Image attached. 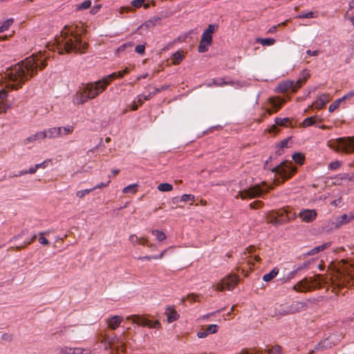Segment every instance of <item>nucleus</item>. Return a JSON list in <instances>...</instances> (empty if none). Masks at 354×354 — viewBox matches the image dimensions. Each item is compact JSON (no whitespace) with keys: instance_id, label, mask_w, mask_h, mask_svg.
Listing matches in <instances>:
<instances>
[{"instance_id":"29","label":"nucleus","mask_w":354,"mask_h":354,"mask_svg":"<svg viewBox=\"0 0 354 354\" xmlns=\"http://www.w3.org/2000/svg\"><path fill=\"white\" fill-rule=\"evenodd\" d=\"M45 138H46V135L44 134L43 133H41V131L37 132L36 133L32 135L31 136L28 137L26 139L25 142L26 144H28V143L34 142V141H35L37 140H43V139H45Z\"/></svg>"},{"instance_id":"40","label":"nucleus","mask_w":354,"mask_h":354,"mask_svg":"<svg viewBox=\"0 0 354 354\" xmlns=\"http://www.w3.org/2000/svg\"><path fill=\"white\" fill-rule=\"evenodd\" d=\"M258 41L263 46H272L275 40L272 38L258 39Z\"/></svg>"},{"instance_id":"33","label":"nucleus","mask_w":354,"mask_h":354,"mask_svg":"<svg viewBox=\"0 0 354 354\" xmlns=\"http://www.w3.org/2000/svg\"><path fill=\"white\" fill-rule=\"evenodd\" d=\"M137 187H138L137 184L129 185L123 189L122 192L124 194H129V193H131L133 194H136L137 192Z\"/></svg>"},{"instance_id":"46","label":"nucleus","mask_w":354,"mask_h":354,"mask_svg":"<svg viewBox=\"0 0 354 354\" xmlns=\"http://www.w3.org/2000/svg\"><path fill=\"white\" fill-rule=\"evenodd\" d=\"M37 238V235L36 234H34L31 238L28 241H26L24 242L22 245H18L16 247L17 250H19L22 248H24L25 247H26L27 245L31 244L32 242H34L35 241Z\"/></svg>"},{"instance_id":"21","label":"nucleus","mask_w":354,"mask_h":354,"mask_svg":"<svg viewBox=\"0 0 354 354\" xmlns=\"http://www.w3.org/2000/svg\"><path fill=\"white\" fill-rule=\"evenodd\" d=\"M256 251V248L254 246H250L245 249V251L242 254V259H247L248 258L250 257L251 259L252 257L251 256L252 254L254 253ZM253 259L255 260L257 262L261 261V258L259 255H254L253 257Z\"/></svg>"},{"instance_id":"4","label":"nucleus","mask_w":354,"mask_h":354,"mask_svg":"<svg viewBox=\"0 0 354 354\" xmlns=\"http://www.w3.org/2000/svg\"><path fill=\"white\" fill-rule=\"evenodd\" d=\"M325 283L323 276L317 274L313 277H305L297 282L292 289L296 292H309L315 288H321Z\"/></svg>"},{"instance_id":"51","label":"nucleus","mask_w":354,"mask_h":354,"mask_svg":"<svg viewBox=\"0 0 354 354\" xmlns=\"http://www.w3.org/2000/svg\"><path fill=\"white\" fill-rule=\"evenodd\" d=\"M93 189L92 188L91 189H84V190H80V191H77V193H76V196L77 197L80 198H83L86 194H89L91 192H92Z\"/></svg>"},{"instance_id":"28","label":"nucleus","mask_w":354,"mask_h":354,"mask_svg":"<svg viewBox=\"0 0 354 354\" xmlns=\"http://www.w3.org/2000/svg\"><path fill=\"white\" fill-rule=\"evenodd\" d=\"M41 133L46 135V138H48L52 139L58 138L57 127H52L48 129H45L44 131H41Z\"/></svg>"},{"instance_id":"50","label":"nucleus","mask_w":354,"mask_h":354,"mask_svg":"<svg viewBox=\"0 0 354 354\" xmlns=\"http://www.w3.org/2000/svg\"><path fill=\"white\" fill-rule=\"evenodd\" d=\"M198 297V295H196V294H194V293L189 294L187 296V298H184L183 297L182 299V303H184L186 299L189 300L191 302L196 301L197 300Z\"/></svg>"},{"instance_id":"16","label":"nucleus","mask_w":354,"mask_h":354,"mask_svg":"<svg viewBox=\"0 0 354 354\" xmlns=\"http://www.w3.org/2000/svg\"><path fill=\"white\" fill-rule=\"evenodd\" d=\"M266 221L268 223L278 226L286 223L285 218H279L276 210L269 212L266 214Z\"/></svg>"},{"instance_id":"11","label":"nucleus","mask_w":354,"mask_h":354,"mask_svg":"<svg viewBox=\"0 0 354 354\" xmlns=\"http://www.w3.org/2000/svg\"><path fill=\"white\" fill-rule=\"evenodd\" d=\"M263 192V189L261 185H255L247 189L239 191L236 197H240L243 200L246 198H254L261 196Z\"/></svg>"},{"instance_id":"39","label":"nucleus","mask_w":354,"mask_h":354,"mask_svg":"<svg viewBox=\"0 0 354 354\" xmlns=\"http://www.w3.org/2000/svg\"><path fill=\"white\" fill-rule=\"evenodd\" d=\"M151 233L160 241H162L166 239V235L162 232L159 231L158 230H152Z\"/></svg>"},{"instance_id":"3","label":"nucleus","mask_w":354,"mask_h":354,"mask_svg":"<svg viewBox=\"0 0 354 354\" xmlns=\"http://www.w3.org/2000/svg\"><path fill=\"white\" fill-rule=\"evenodd\" d=\"M333 291L337 294L343 288L354 286V263L342 260L335 267L330 277Z\"/></svg>"},{"instance_id":"62","label":"nucleus","mask_w":354,"mask_h":354,"mask_svg":"<svg viewBox=\"0 0 354 354\" xmlns=\"http://www.w3.org/2000/svg\"><path fill=\"white\" fill-rule=\"evenodd\" d=\"M139 244L149 246V241L147 237H140Z\"/></svg>"},{"instance_id":"56","label":"nucleus","mask_w":354,"mask_h":354,"mask_svg":"<svg viewBox=\"0 0 354 354\" xmlns=\"http://www.w3.org/2000/svg\"><path fill=\"white\" fill-rule=\"evenodd\" d=\"M129 240L133 245H136V244L139 243L140 237H138L136 234H131L129 236Z\"/></svg>"},{"instance_id":"57","label":"nucleus","mask_w":354,"mask_h":354,"mask_svg":"<svg viewBox=\"0 0 354 354\" xmlns=\"http://www.w3.org/2000/svg\"><path fill=\"white\" fill-rule=\"evenodd\" d=\"M263 202L261 201H254L252 203H251L250 204V207L252 208V209H259L260 207H261L263 206Z\"/></svg>"},{"instance_id":"49","label":"nucleus","mask_w":354,"mask_h":354,"mask_svg":"<svg viewBox=\"0 0 354 354\" xmlns=\"http://www.w3.org/2000/svg\"><path fill=\"white\" fill-rule=\"evenodd\" d=\"M218 29V26L216 24H209L207 29L204 30V32H207L209 35H212Z\"/></svg>"},{"instance_id":"36","label":"nucleus","mask_w":354,"mask_h":354,"mask_svg":"<svg viewBox=\"0 0 354 354\" xmlns=\"http://www.w3.org/2000/svg\"><path fill=\"white\" fill-rule=\"evenodd\" d=\"M12 23L13 19L10 18L5 21L2 24H0V32H4L5 30H8L10 28V26L12 24Z\"/></svg>"},{"instance_id":"31","label":"nucleus","mask_w":354,"mask_h":354,"mask_svg":"<svg viewBox=\"0 0 354 354\" xmlns=\"http://www.w3.org/2000/svg\"><path fill=\"white\" fill-rule=\"evenodd\" d=\"M316 121H317V116L316 115L311 116V117H309V118H306V119H304L303 120L302 126L304 127H307L312 126L314 124H315Z\"/></svg>"},{"instance_id":"8","label":"nucleus","mask_w":354,"mask_h":354,"mask_svg":"<svg viewBox=\"0 0 354 354\" xmlns=\"http://www.w3.org/2000/svg\"><path fill=\"white\" fill-rule=\"evenodd\" d=\"M296 170L297 168L292 163L288 161L281 162L272 169V172L282 179V182L289 179L296 172Z\"/></svg>"},{"instance_id":"9","label":"nucleus","mask_w":354,"mask_h":354,"mask_svg":"<svg viewBox=\"0 0 354 354\" xmlns=\"http://www.w3.org/2000/svg\"><path fill=\"white\" fill-rule=\"evenodd\" d=\"M239 278L236 274H232L223 278L220 283H217L216 290L223 291L225 290H231L238 284Z\"/></svg>"},{"instance_id":"20","label":"nucleus","mask_w":354,"mask_h":354,"mask_svg":"<svg viewBox=\"0 0 354 354\" xmlns=\"http://www.w3.org/2000/svg\"><path fill=\"white\" fill-rule=\"evenodd\" d=\"M123 319L121 316L115 315L106 319L108 326L111 330H115L121 324Z\"/></svg>"},{"instance_id":"63","label":"nucleus","mask_w":354,"mask_h":354,"mask_svg":"<svg viewBox=\"0 0 354 354\" xmlns=\"http://www.w3.org/2000/svg\"><path fill=\"white\" fill-rule=\"evenodd\" d=\"M38 241L41 244V245H49V241H48V239L46 238H45L44 236L42 235H39V237L38 239Z\"/></svg>"},{"instance_id":"44","label":"nucleus","mask_w":354,"mask_h":354,"mask_svg":"<svg viewBox=\"0 0 354 354\" xmlns=\"http://www.w3.org/2000/svg\"><path fill=\"white\" fill-rule=\"evenodd\" d=\"M201 41L205 42L206 44H211L212 41V36L207 32H203L201 35Z\"/></svg>"},{"instance_id":"14","label":"nucleus","mask_w":354,"mask_h":354,"mask_svg":"<svg viewBox=\"0 0 354 354\" xmlns=\"http://www.w3.org/2000/svg\"><path fill=\"white\" fill-rule=\"evenodd\" d=\"M306 309V304L304 302L296 301L286 307L283 310V315L294 314Z\"/></svg>"},{"instance_id":"2","label":"nucleus","mask_w":354,"mask_h":354,"mask_svg":"<svg viewBox=\"0 0 354 354\" xmlns=\"http://www.w3.org/2000/svg\"><path fill=\"white\" fill-rule=\"evenodd\" d=\"M84 29L75 24L66 25L61 31L60 36L55 39V43L48 46L49 50H57L60 55L74 52L84 53L88 44L83 41L82 35Z\"/></svg>"},{"instance_id":"37","label":"nucleus","mask_w":354,"mask_h":354,"mask_svg":"<svg viewBox=\"0 0 354 354\" xmlns=\"http://www.w3.org/2000/svg\"><path fill=\"white\" fill-rule=\"evenodd\" d=\"M183 55L181 52H176L172 56L173 63L174 64H179L183 59Z\"/></svg>"},{"instance_id":"34","label":"nucleus","mask_w":354,"mask_h":354,"mask_svg":"<svg viewBox=\"0 0 354 354\" xmlns=\"http://www.w3.org/2000/svg\"><path fill=\"white\" fill-rule=\"evenodd\" d=\"M158 18L147 20L140 26V28H142L145 27L146 28H149L153 27L156 25V22L158 21Z\"/></svg>"},{"instance_id":"53","label":"nucleus","mask_w":354,"mask_h":354,"mask_svg":"<svg viewBox=\"0 0 354 354\" xmlns=\"http://www.w3.org/2000/svg\"><path fill=\"white\" fill-rule=\"evenodd\" d=\"M286 211H287V216H286V218H285L286 220V223L289 222L291 220H294L296 218V214L295 212H292L291 210H290L288 209H286Z\"/></svg>"},{"instance_id":"17","label":"nucleus","mask_w":354,"mask_h":354,"mask_svg":"<svg viewBox=\"0 0 354 354\" xmlns=\"http://www.w3.org/2000/svg\"><path fill=\"white\" fill-rule=\"evenodd\" d=\"M88 348H71L64 346L60 349L59 354H91Z\"/></svg>"},{"instance_id":"30","label":"nucleus","mask_w":354,"mask_h":354,"mask_svg":"<svg viewBox=\"0 0 354 354\" xmlns=\"http://www.w3.org/2000/svg\"><path fill=\"white\" fill-rule=\"evenodd\" d=\"M158 91V89H156L154 93H149L147 95H138L136 97L137 102L139 104L140 106H141L144 103L145 101L149 100Z\"/></svg>"},{"instance_id":"13","label":"nucleus","mask_w":354,"mask_h":354,"mask_svg":"<svg viewBox=\"0 0 354 354\" xmlns=\"http://www.w3.org/2000/svg\"><path fill=\"white\" fill-rule=\"evenodd\" d=\"M269 104L271 106L270 108L266 109V112L268 115L277 113L285 103V100L280 98L279 97H271L268 100Z\"/></svg>"},{"instance_id":"41","label":"nucleus","mask_w":354,"mask_h":354,"mask_svg":"<svg viewBox=\"0 0 354 354\" xmlns=\"http://www.w3.org/2000/svg\"><path fill=\"white\" fill-rule=\"evenodd\" d=\"M267 354H282L281 353V347L276 345L272 346L271 348L266 351Z\"/></svg>"},{"instance_id":"59","label":"nucleus","mask_w":354,"mask_h":354,"mask_svg":"<svg viewBox=\"0 0 354 354\" xmlns=\"http://www.w3.org/2000/svg\"><path fill=\"white\" fill-rule=\"evenodd\" d=\"M135 50L140 55H144L145 50V46L144 45H138L135 48Z\"/></svg>"},{"instance_id":"10","label":"nucleus","mask_w":354,"mask_h":354,"mask_svg":"<svg viewBox=\"0 0 354 354\" xmlns=\"http://www.w3.org/2000/svg\"><path fill=\"white\" fill-rule=\"evenodd\" d=\"M127 319L141 326H147L151 328H158L160 326V323L158 320L152 321L138 315H129Z\"/></svg>"},{"instance_id":"27","label":"nucleus","mask_w":354,"mask_h":354,"mask_svg":"<svg viewBox=\"0 0 354 354\" xmlns=\"http://www.w3.org/2000/svg\"><path fill=\"white\" fill-rule=\"evenodd\" d=\"M279 270L277 267L274 268L269 273L265 274L263 276V280L266 282L270 281L277 277L279 274Z\"/></svg>"},{"instance_id":"45","label":"nucleus","mask_w":354,"mask_h":354,"mask_svg":"<svg viewBox=\"0 0 354 354\" xmlns=\"http://www.w3.org/2000/svg\"><path fill=\"white\" fill-rule=\"evenodd\" d=\"M317 17V14L314 12H308L304 14H300L297 16L298 18L304 19V18H315Z\"/></svg>"},{"instance_id":"15","label":"nucleus","mask_w":354,"mask_h":354,"mask_svg":"<svg viewBox=\"0 0 354 354\" xmlns=\"http://www.w3.org/2000/svg\"><path fill=\"white\" fill-rule=\"evenodd\" d=\"M317 215L315 209H304L300 211L298 216L302 221L310 223L315 220Z\"/></svg>"},{"instance_id":"54","label":"nucleus","mask_w":354,"mask_h":354,"mask_svg":"<svg viewBox=\"0 0 354 354\" xmlns=\"http://www.w3.org/2000/svg\"><path fill=\"white\" fill-rule=\"evenodd\" d=\"M297 270H294L292 272H290L286 278L283 279V282H287L291 280L292 279L295 278L297 275Z\"/></svg>"},{"instance_id":"25","label":"nucleus","mask_w":354,"mask_h":354,"mask_svg":"<svg viewBox=\"0 0 354 354\" xmlns=\"http://www.w3.org/2000/svg\"><path fill=\"white\" fill-rule=\"evenodd\" d=\"M279 90L281 92H286L289 90H292V91L295 92L296 90L295 89V82L294 81H286L284 82L279 85Z\"/></svg>"},{"instance_id":"38","label":"nucleus","mask_w":354,"mask_h":354,"mask_svg":"<svg viewBox=\"0 0 354 354\" xmlns=\"http://www.w3.org/2000/svg\"><path fill=\"white\" fill-rule=\"evenodd\" d=\"M91 6V1L90 0H85L82 3L77 5L76 9L77 10H86L89 8Z\"/></svg>"},{"instance_id":"64","label":"nucleus","mask_w":354,"mask_h":354,"mask_svg":"<svg viewBox=\"0 0 354 354\" xmlns=\"http://www.w3.org/2000/svg\"><path fill=\"white\" fill-rule=\"evenodd\" d=\"M339 106V104L337 102H335V101H334L333 103L330 104L328 107V111L329 112L332 113L335 111Z\"/></svg>"},{"instance_id":"18","label":"nucleus","mask_w":354,"mask_h":354,"mask_svg":"<svg viewBox=\"0 0 354 354\" xmlns=\"http://www.w3.org/2000/svg\"><path fill=\"white\" fill-rule=\"evenodd\" d=\"M330 100V97L328 94L323 93L319 98L315 100L313 104L310 106V108L313 106L317 109H321L325 106V105Z\"/></svg>"},{"instance_id":"35","label":"nucleus","mask_w":354,"mask_h":354,"mask_svg":"<svg viewBox=\"0 0 354 354\" xmlns=\"http://www.w3.org/2000/svg\"><path fill=\"white\" fill-rule=\"evenodd\" d=\"M158 189L160 192H170L173 189V186L167 183H161L158 185Z\"/></svg>"},{"instance_id":"52","label":"nucleus","mask_w":354,"mask_h":354,"mask_svg":"<svg viewBox=\"0 0 354 354\" xmlns=\"http://www.w3.org/2000/svg\"><path fill=\"white\" fill-rule=\"evenodd\" d=\"M341 166V162L338 160L331 162L328 165V169L330 170H336Z\"/></svg>"},{"instance_id":"12","label":"nucleus","mask_w":354,"mask_h":354,"mask_svg":"<svg viewBox=\"0 0 354 354\" xmlns=\"http://www.w3.org/2000/svg\"><path fill=\"white\" fill-rule=\"evenodd\" d=\"M88 91L86 84H83V86L80 87L77 93L73 95V103L75 104H82L89 100H92L91 97H90V93Z\"/></svg>"},{"instance_id":"47","label":"nucleus","mask_w":354,"mask_h":354,"mask_svg":"<svg viewBox=\"0 0 354 354\" xmlns=\"http://www.w3.org/2000/svg\"><path fill=\"white\" fill-rule=\"evenodd\" d=\"M289 122V119L288 118H275V124L279 126H286L287 123Z\"/></svg>"},{"instance_id":"32","label":"nucleus","mask_w":354,"mask_h":354,"mask_svg":"<svg viewBox=\"0 0 354 354\" xmlns=\"http://www.w3.org/2000/svg\"><path fill=\"white\" fill-rule=\"evenodd\" d=\"M292 158L295 162L299 165H302L305 159L304 155L301 153H295L292 154Z\"/></svg>"},{"instance_id":"22","label":"nucleus","mask_w":354,"mask_h":354,"mask_svg":"<svg viewBox=\"0 0 354 354\" xmlns=\"http://www.w3.org/2000/svg\"><path fill=\"white\" fill-rule=\"evenodd\" d=\"M310 77V73L307 70H304L301 73V77H299L296 82H295V89L297 91L301 88Z\"/></svg>"},{"instance_id":"7","label":"nucleus","mask_w":354,"mask_h":354,"mask_svg":"<svg viewBox=\"0 0 354 354\" xmlns=\"http://www.w3.org/2000/svg\"><path fill=\"white\" fill-rule=\"evenodd\" d=\"M327 145L329 148L337 152H344L346 153H354V146H353L348 137L339 138L337 139H332L328 141Z\"/></svg>"},{"instance_id":"42","label":"nucleus","mask_w":354,"mask_h":354,"mask_svg":"<svg viewBox=\"0 0 354 354\" xmlns=\"http://www.w3.org/2000/svg\"><path fill=\"white\" fill-rule=\"evenodd\" d=\"M218 326L217 324H210L205 329L208 335L214 334L218 330Z\"/></svg>"},{"instance_id":"48","label":"nucleus","mask_w":354,"mask_h":354,"mask_svg":"<svg viewBox=\"0 0 354 354\" xmlns=\"http://www.w3.org/2000/svg\"><path fill=\"white\" fill-rule=\"evenodd\" d=\"M210 44H206L205 42L200 41V44L198 46V50L199 53H205L208 50V46Z\"/></svg>"},{"instance_id":"24","label":"nucleus","mask_w":354,"mask_h":354,"mask_svg":"<svg viewBox=\"0 0 354 354\" xmlns=\"http://www.w3.org/2000/svg\"><path fill=\"white\" fill-rule=\"evenodd\" d=\"M74 127L71 125L57 127L58 138L64 137L73 133Z\"/></svg>"},{"instance_id":"19","label":"nucleus","mask_w":354,"mask_h":354,"mask_svg":"<svg viewBox=\"0 0 354 354\" xmlns=\"http://www.w3.org/2000/svg\"><path fill=\"white\" fill-rule=\"evenodd\" d=\"M165 314L169 323L176 321L180 317L178 312L171 306H167L165 308Z\"/></svg>"},{"instance_id":"58","label":"nucleus","mask_w":354,"mask_h":354,"mask_svg":"<svg viewBox=\"0 0 354 354\" xmlns=\"http://www.w3.org/2000/svg\"><path fill=\"white\" fill-rule=\"evenodd\" d=\"M194 196L192 194H183L180 197V201L187 202L189 201H194Z\"/></svg>"},{"instance_id":"1","label":"nucleus","mask_w":354,"mask_h":354,"mask_svg":"<svg viewBox=\"0 0 354 354\" xmlns=\"http://www.w3.org/2000/svg\"><path fill=\"white\" fill-rule=\"evenodd\" d=\"M50 57V53L39 51L38 54H32L23 61L8 68L2 78L6 80V87L13 90L21 88L28 80L35 75L37 69H44L46 66V60Z\"/></svg>"},{"instance_id":"6","label":"nucleus","mask_w":354,"mask_h":354,"mask_svg":"<svg viewBox=\"0 0 354 354\" xmlns=\"http://www.w3.org/2000/svg\"><path fill=\"white\" fill-rule=\"evenodd\" d=\"M127 339V333H123L120 337H105L104 340L106 344V348H109L113 354H124L126 352L125 341Z\"/></svg>"},{"instance_id":"55","label":"nucleus","mask_w":354,"mask_h":354,"mask_svg":"<svg viewBox=\"0 0 354 354\" xmlns=\"http://www.w3.org/2000/svg\"><path fill=\"white\" fill-rule=\"evenodd\" d=\"M279 218H286L287 211L286 209H280L276 210Z\"/></svg>"},{"instance_id":"61","label":"nucleus","mask_w":354,"mask_h":354,"mask_svg":"<svg viewBox=\"0 0 354 354\" xmlns=\"http://www.w3.org/2000/svg\"><path fill=\"white\" fill-rule=\"evenodd\" d=\"M9 106L3 101L0 102V113H6Z\"/></svg>"},{"instance_id":"60","label":"nucleus","mask_w":354,"mask_h":354,"mask_svg":"<svg viewBox=\"0 0 354 354\" xmlns=\"http://www.w3.org/2000/svg\"><path fill=\"white\" fill-rule=\"evenodd\" d=\"M133 46V42L125 43L118 48V51H123L126 48H131Z\"/></svg>"},{"instance_id":"26","label":"nucleus","mask_w":354,"mask_h":354,"mask_svg":"<svg viewBox=\"0 0 354 354\" xmlns=\"http://www.w3.org/2000/svg\"><path fill=\"white\" fill-rule=\"evenodd\" d=\"M330 243H325L322 245L316 246L311 249L310 251L307 252V254L309 256L315 255L317 253H319L321 251H323L324 250L328 248L330 246Z\"/></svg>"},{"instance_id":"23","label":"nucleus","mask_w":354,"mask_h":354,"mask_svg":"<svg viewBox=\"0 0 354 354\" xmlns=\"http://www.w3.org/2000/svg\"><path fill=\"white\" fill-rule=\"evenodd\" d=\"M332 342L328 339H326L323 340L322 342H319L318 344H317L314 348V350L309 352L308 354H311L314 353L315 351H322L325 349H328L332 347Z\"/></svg>"},{"instance_id":"43","label":"nucleus","mask_w":354,"mask_h":354,"mask_svg":"<svg viewBox=\"0 0 354 354\" xmlns=\"http://www.w3.org/2000/svg\"><path fill=\"white\" fill-rule=\"evenodd\" d=\"M145 0H133L131 2V5L135 8H140L141 6H144L145 8L149 7L148 3H145Z\"/></svg>"},{"instance_id":"5","label":"nucleus","mask_w":354,"mask_h":354,"mask_svg":"<svg viewBox=\"0 0 354 354\" xmlns=\"http://www.w3.org/2000/svg\"><path fill=\"white\" fill-rule=\"evenodd\" d=\"M115 74H110L104 76L98 81L86 84L89 91L88 93H90V97H91V99H94L104 91L108 85L115 80Z\"/></svg>"}]
</instances>
